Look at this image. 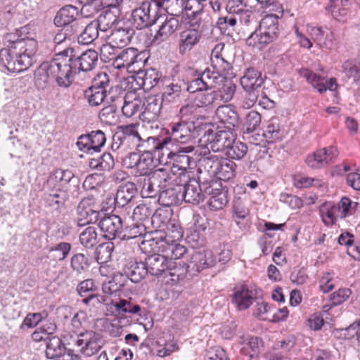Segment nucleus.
I'll use <instances>...</instances> for the list:
<instances>
[{"instance_id": "1", "label": "nucleus", "mask_w": 360, "mask_h": 360, "mask_svg": "<svg viewBox=\"0 0 360 360\" xmlns=\"http://www.w3.org/2000/svg\"><path fill=\"white\" fill-rule=\"evenodd\" d=\"M4 48L0 50V64L10 72H21L34 63L38 49L36 39L22 37V31L6 33L3 37Z\"/></svg>"}, {"instance_id": "2", "label": "nucleus", "mask_w": 360, "mask_h": 360, "mask_svg": "<svg viewBox=\"0 0 360 360\" xmlns=\"http://www.w3.org/2000/svg\"><path fill=\"white\" fill-rule=\"evenodd\" d=\"M51 75L60 87L68 88L72 82L73 77L77 74L72 58L69 54H63V51L56 55V58L49 61Z\"/></svg>"}, {"instance_id": "3", "label": "nucleus", "mask_w": 360, "mask_h": 360, "mask_svg": "<svg viewBox=\"0 0 360 360\" xmlns=\"http://www.w3.org/2000/svg\"><path fill=\"white\" fill-rule=\"evenodd\" d=\"M170 131L165 138V143L174 144L176 142L185 143L189 140L199 136L206 127L205 124H197L195 122L179 119L169 124Z\"/></svg>"}, {"instance_id": "4", "label": "nucleus", "mask_w": 360, "mask_h": 360, "mask_svg": "<svg viewBox=\"0 0 360 360\" xmlns=\"http://www.w3.org/2000/svg\"><path fill=\"white\" fill-rule=\"evenodd\" d=\"M160 8V1H143L131 12L134 25L139 30L153 25L162 18L159 13Z\"/></svg>"}, {"instance_id": "5", "label": "nucleus", "mask_w": 360, "mask_h": 360, "mask_svg": "<svg viewBox=\"0 0 360 360\" xmlns=\"http://www.w3.org/2000/svg\"><path fill=\"white\" fill-rule=\"evenodd\" d=\"M171 178L170 170L167 168L162 167L153 171L142 181V196L155 198L167 186Z\"/></svg>"}, {"instance_id": "6", "label": "nucleus", "mask_w": 360, "mask_h": 360, "mask_svg": "<svg viewBox=\"0 0 360 360\" xmlns=\"http://www.w3.org/2000/svg\"><path fill=\"white\" fill-rule=\"evenodd\" d=\"M104 212L93 196L82 198L76 209V222L78 226H84L100 221Z\"/></svg>"}, {"instance_id": "7", "label": "nucleus", "mask_w": 360, "mask_h": 360, "mask_svg": "<svg viewBox=\"0 0 360 360\" xmlns=\"http://www.w3.org/2000/svg\"><path fill=\"white\" fill-rule=\"evenodd\" d=\"M138 126L136 124L119 126L112 136L111 149L114 152L127 148L137 149L141 136L137 130Z\"/></svg>"}, {"instance_id": "8", "label": "nucleus", "mask_w": 360, "mask_h": 360, "mask_svg": "<svg viewBox=\"0 0 360 360\" xmlns=\"http://www.w3.org/2000/svg\"><path fill=\"white\" fill-rule=\"evenodd\" d=\"M215 264L216 259L211 251H195L191 255L189 262L184 264L186 268L182 269V272L177 276L178 277L184 275L193 276L205 269L214 266Z\"/></svg>"}, {"instance_id": "9", "label": "nucleus", "mask_w": 360, "mask_h": 360, "mask_svg": "<svg viewBox=\"0 0 360 360\" xmlns=\"http://www.w3.org/2000/svg\"><path fill=\"white\" fill-rule=\"evenodd\" d=\"M202 139L207 148L214 152L226 153L231 143L235 140L234 135L229 130H203Z\"/></svg>"}, {"instance_id": "10", "label": "nucleus", "mask_w": 360, "mask_h": 360, "mask_svg": "<svg viewBox=\"0 0 360 360\" xmlns=\"http://www.w3.org/2000/svg\"><path fill=\"white\" fill-rule=\"evenodd\" d=\"M73 48L68 47L63 51V54H69L77 73L80 72H89L93 70L98 65V54L94 49H88L82 52L79 56L74 54Z\"/></svg>"}, {"instance_id": "11", "label": "nucleus", "mask_w": 360, "mask_h": 360, "mask_svg": "<svg viewBox=\"0 0 360 360\" xmlns=\"http://www.w3.org/2000/svg\"><path fill=\"white\" fill-rule=\"evenodd\" d=\"M98 227L103 233V237L108 240L122 239L124 230L122 219L116 214L104 213L101 218Z\"/></svg>"}, {"instance_id": "12", "label": "nucleus", "mask_w": 360, "mask_h": 360, "mask_svg": "<svg viewBox=\"0 0 360 360\" xmlns=\"http://www.w3.org/2000/svg\"><path fill=\"white\" fill-rule=\"evenodd\" d=\"M210 181H201V178L198 177V179L195 178H189L188 181L183 185V200L187 203L193 205H198L203 201L206 197V193L204 192L205 184H210Z\"/></svg>"}, {"instance_id": "13", "label": "nucleus", "mask_w": 360, "mask_h": 360, "mask_svg": "<svg viewBox=\"0 0 360 360\" xmlns=\"http://www.w3.org/2000/svg\"><path fill=\"white\" fill-rule=\"evenodd\" d=\"M148 273L158 276L166 271L175 269L176 262L168 260L165 253H153L148 255L144 261Z\"/></svg>"}, {"instance_id": "14", "label": "nucleus", "mask_w": 360, "mask_h": 360, "mask_svg": "<svg viewBox=\"0 0 360 360\" xmlns=\"http://www.w3.org/2000/svg\"><path fill=\"white\" fill-rule=\"evenodd\" d=\"M204 192L210 198L207 202L211 210L223 209L228 203L227 191L221 188V185L214 180L210 184H205Z\"/></svg>"}, {"instance_id": "15", "label": "nucleus", "mask_w": 360, "mask_h": 360, "mask_svg": "<svg viewBox=\"0 0 360 360\" xmlns=\"http://www.w3.org/2000/svg\"><path fill=\"white\" fill-rule=\"evenodd\" d=\"M46 356L48 359H62L59 360H78V355L71 349H67L58 336H51L46 342Z\"/></svg>"}, {"instance_id": "16", "label": "nucleus", "mask_w": 360, "mask_h": 360, "mask_svg": "<svg viewBox=\"0 0 360 360\" xmlns=\"http://www.w3.org/2000/svg\"><path fill=\"white\" fill-rule=\"evenodd\" d=\"M143 59L137 49L127 48L121 51L115 58L112 65L117 69L141 66Z\"/></svg>"}, {"instance_id": "17", "label": "nucleus", "mask_w": 360, "mask_h": 360, "mask_svg": "<svg viewBox=\"0 0 360 360\" xmlns=\"http://www.w3.org/2000/svg\"><path fill=\"white\" fill-rule=\"evenodd\" d=\"M147 239L143 240L141 248L148 252L164 253L167 243V234L161 230H156L147 234Z\"/></svg>"}, {"instance_id": "18", "label": "nucleus", "mask_w": 360, "mask_h": 360, "mask_svg": "<svg viewBox=\"0 0 360 360\" xmlns=\"http://www.w3.org/2000/svg\"><path fill=\"white\" fill-rule=\"evenodd\" d=\"M79 11L76 6L72 5H65L63 6L56 13L53 23L58 27L66 28V31L72 30L74 25H72L78 16Z\"/></svg>"}, {"instance_id": "19", "label": "nucleus", "mask_w": 360, "mask_h": 360, "mask_svg": "<svg viewBox=\"0 0 360 360\" xmlns=\"http://www.w3.org/2000/svg\"><path fill=\"white\" fill-rule=\"evenodd\" d=\"M134 33V30L129 27H120L112 31L108 37V45H103L102 50L110 46L121 49L127 46L131 41Z\"/></svg>"}, {"instance_id": "20", "label": "nucleus", "mask_w": 360, "mask_h": 360, "mask_svg": "<svg viewBox=\"0 0 360 360\" xmlns=\"http://www.w3.org/2000/svg\"><path fill=\"white\" fill-rule=\"evenodd\" d=\"M300 75L307 80L319 93H323L327 89L334 91L337 88L335 78H330L328 82L324 83V77H322L309 69H301Z\"/></svg>"}, {"instance_id": "21", "label": "nucleus", "mask_w": 360, "mask_h": 360, "mask_svg": "<svg viewBox=\"0 0 360 360\" xmlns=\"http://www.w3.org/2000/svg\"><path fill=\"white\" fill-rule=\"evenodd\" d=\"M138 193L137 186L132 181L122 183L117 191L115 198V206L124 207L128 206Z\"/></svg>"}, {"instance_id": "22", "label": "nucleus", "mask_w": 360, "mask_h": 360, "mask_svg": "<svg viewBox=\"0 0 360 360\" xmlns=\"http://www.w3.org/2000/svg\"><path fill=\"white\" fill-rule=\"evenodd\" d=\"M183 185L165 188L158 196L160 205L165 207L179 205L183 201Z\"/></svg>"}, {"instance_id": "23", "label": "nucleus", "mask_w": 360, "mask_h": 360, "mask_svg": "<svg viewBox=\"0 0 360 360\" xmlns=\"http://www.w3.org/2000/svg\"><path fill=\"white\" fill-rule=\"evenodd\" d=\"M69 198V194L66 189L62 188L60 186H55L49 190L44 195L46 204L58 210H64L65 202Z\"/></svg>"}, {"instance_id": "24", "label": "nucleus", "mask_w": 360, "mask_h": 360, "mask_svg": "<svg viewBox=\"0 0 360 360\" xmlns=\"http://www.w3.org/2000/svg\"><path fill=\"white\" fill-rule=\"evenodd\" d=\"M216 116L229 131L234 129L240 124L239 115L231 105L219 106L216 110Z\"/></svg>"}, {"instance_id": "25", "label": "nucleus", "mask_w": 360, "mask_h": 360, "mask_svg": "<svg viewBox=\"0 0 360 360\" xmlns=\"http://www.w3.org/2000/svg\"><path fill=\"white\" fill-rule=\"evenodd\" d=\"M263 82L262 72L255 68H247L240 78V84L245 91H259Z\"/></svg>"}, {"instance_id": "26", "label": "nucleus", "mask_w": 360, "mask_h": 360, "mask_svg": "<svg viewBox=\"0 0 360 360\" xmlns=\"http://www.w3.org/2000/svg\"><path fill=\"white\" fill-rule=\"evenodd\" d=\"M253 297L246 285L234 288L231 301L240 310L248 309L252 303Z\"/></svg>"}, {"instance_id": "27", "label": "nucleus", "mask_w": 360, "mask_h": 360, "mask_svg": "<svg viewBox=\"0 0 360 360\" xmlns=\"http://www.w3.org/2000/svg\"><path fill=\"white\" fill-rule=\"evenodd\" d=\"M179 26L180 23L176 18L173 15L167 16L165 21L160 26L155 36V40L159 41L167 40L178 30Z\"/></svg>"}, {"instance_id": "28", "label": "nucleus", "mask_w": 360, "mask_h": 360, "mask_svg": "<svg viewBox=\"0 0 360 360\" xmlns=\"http://www.w3.org/2000/svg\"><path fill=\"white\" fill-rule=\"evenodd\" d=\"M52 78L49 61L43 62L34 71V85L39 90H44L49 86V79Z\"/></svg>"}, {"instance_id": "29", "label": "nucleus", "mask_w": 360, "mask_h": 360, "mask_svg": "<svg viewBox=\"0 0 360 360\" xmlns=\"http://www.w3.org/2000/svg\"><path fill=\"white\" fill-rule=\"evenodd\" d=\"M201 38L200 33L195 29H189L180 34L179 52L184 53L190 51L199 42Z\"/></svg>"}, {"instance_id": "30", "label": "nucleus", "mask_w": 360, "mask_h": 360, "mask_svg": "<svg viewBox=\"0 0 360 360\" xmlns=\"http://www.w3.org/2000/svg\"><path fill=\"white\" fill-rule=\"evenodd\" d=\"M226 12L248 22L251 11L243 0H228L225 6Z\"/></svg>"}, {"instance_id": "31", "label": "nucleus", "mask_w": 360, "mask_h": 360, "mask_svg": "<svg viewBox=\"0 0 360 360\" xmlns=\"http://www.w3.org/2000/svg\"><path fill=\"white\" fill-rule=\"evenodd\" d=\"M101 11H102L101 13L98 17L97 20L95 21L99 23L101 30H105L107 27L112 26L117 22L120 10L117 6L112 8L103 6V9Z\"/></svg>"}, {"instance_id": "32", "label": "nucleus", "mask_w": 360, "mask_h": 360, "mask_svg": "<svg viewBox=\"0 0 360 360\" xmlns=\"http://www.w3.org/2000/svg\"><path fill=\"white\" fill-rule=\"evenodd\" d=\"M276 39L274 38L266 30H262L259 28L252 33L246 39V44L250 46L257 47L261 50L266 44L274 41Z\"/></svg>"}, {"instance_id": "33", "label": "nucleus", "mask_w": 360, "mask_h": 360, "mask_svg": "<svg viewBox=\"0 0 360 360\" xmlns=\"http://www.w3.org/2000/svg\"><path fill=\"white\" fill-rule=\"evenodd\" d=\"M193 150L194 147L193 146H180L176 153H171L176 166L179 167V170L185 172L190 167L191 162L193 161V159L188 156L187 153L193 152Z\"/></svg>"}, {"instance_id": "34", "label": "nucleus", "mask_w": 360, "mask_h": 360, "mask_svg": "<svg viewBox=\"0 0 360 360\" xmlns=\"http://www.w3.org/2000/svg\"><path fill=\"white\" fill-rule=\"evenodd\" d=\"M218 46H215L211 53V63L213 71L219 76L226 74L231 68V64L226 60L221 53H219Z\"/></svg>"}, {"instance_id": "35", "label": "nucleus", "mask_w": 360, "mask_h": 360, "mask_svg": "<svg viewBox=\"0 0 360 360\" xmlns=\"http://www.w3.org/2000/svg\"><path fill=\"white\" fill-rule=\"evenodd\" d=\"M89 165L93 169L109 172L113 169L115 161L112 155L110 153L105 152L98 158L90 159Z\"/></svg>"}, {"instance_id": "36", "label": "nucleus", "mask_w": 360, "mask_h": 360, "mask_svg": "<svg viewBox=\"0 0 360 360\" xmlns=\"http://www.w3.org/2000/svg\"><path fill=\"white\" fill-rule=\"evenodd\" d=\"M168 143H165V138L160 139L159 138L149 136L144 139L140 136V143L138 145L137 150L142 153H150L153 154V151H156L163 148Z\"/></svg>"}, {"instance_id": "37", "label": "nucleus", "mask_w": 360, "mask_h": 360, "mask_svg": "<svg viewBox=\"0 0 360 360\" xmlns=\"http://www.w3.org/2000/svg\"><path fill=\"white\" fill-rule=\"evenodd\" d=\"M143 116L148 120L158 118L161 109V103L155 96H148L143 103Z\"/></svg>"}, {"instance_id": "38", "label": "nucleus", "mask_w": 360, "mask_h": 360, "mask_svg": "<svg viewBox=\"0 0 360 360\" xmlns=\"http://www.w3.org/2000/svg\"><path fill=\"white\" fill-rule=\"evenodd\" d=\"M154 167V157L152 153H144L139 154L136 167V173L139 176H147Z\"/></svg>"}, {"instance_id": "39", "label": "nucleus", "mask_w": 360, "mask_h": 360, "mask_svg": "<svg viewBox=\"0 0 360 360\" xmlns=\"http://www.w3.org/2000/svg\"><path fill=\"white\" fill-rule=\"evenodd\" d=\"M124 271L131 283H139L148 274L144 262H135Z\"/></svg>"}, {"instance_id": "40", "label": "nucleus", "mask_w": 360, "mask_h": 360, "mask_svg": "<svg viewBox=\"0 0 360 360\" xmlns=\"http://www.w3.org/2000/svg\"><path fill=\"white\" fill-rule=\"evenodd\" d=\"M99 23L95 20L89 23L83 32L77 37L79 44L88 45L98 37Z\"/></svg>"}, {"instance_id": "41", "label": "nucleus", "mask_w": 360, "mask_h": 360, "mask_svg": "<svg viewBox=\"0 0 360 360\" xmlns=\"http://www.w3.org/2000/svg\"><path fill=\"white\" fill-rule=\"evenodd\" d=\"M236 164L230 159L223 158L216 176L223 181H229L236 174Z\"/></svg>"}, {"instance_id": "42", "label": "nucleus", "mask_w": 360, "mask_h": 360, "mask_svg": "<svg viewBox=\"0 0 360 360\" xmlns=\"http://www.w3.org/2000/svg\"><path fill=\"white\" fill-rule=\"evenodd\" d=\"M112 304L115 307V312L120 316H124L127 313L138 314L141 311L140 305L133 302L131 298L129 300L120 299L118 302H112Z\"/></svg>"}, {"instance_id": "43", "label": "nucleus", "mask_w": 360, "mask_h": 360, "mask_svg": "<svg viewBox=\"0 0 360 360\" xmlns=\"http://www.w3.org/2000/svg\"><path fill=\"white\" fill-rule=\"evenodd\" d=\"M82 5L81 14L85 18L94 16L103 9L102 0H77Z\"/></svg>"}, {"instance_id": "44", "label": "nucleus", "mask_w": 360, "mask_h": 360, "mask_svg": "<svg viewBox=\"0 0 360 360\" xmlns=\"http://www.w3.org/2000/svg\"><path fill=\"white\" fill-rule=\"evenodd\" d=\"M319 212L323 222L327 226L334 224L336 217H338L335 215L338 210L333 202H325L321 204L319 207Z\"/></svg>"}, {"instance_id": "45", "label": "nucleus", "mask_w": 360, "mask_h": 360, "mask_svg": "<svg viewBox=\"0 0 360 360\" xmlns=\"http://www.w3.org/2000/svg\"><path fill=\"white\" fill-rule=\"evenodd\" d=\"M128 94L118 85L110 86L106 91L105 103L106 104H115L118 108L121 106L123 101Z\"/></svg>"}, {"instance_id": "46", "label": "nucleus", "mask_w": 360, "mask_h": 360, "mask_svg": "<svg viewBox=\"0 0 360 360\" xmlns=\"http://www.w3.org/2000/svg\"><path fill=\"white\" fill-rule=\"evenodd\" d=\"M359 204L356 202H352L347 197H342L338 202L336 208L338 210V216L344 219L353 214L358 210Z\"/></svg>"}, {"instance_id": "47", "label": "nucleus", "mask_w": 360, "mask_h": 360, "mask_svg": "<svg viewBox=\"0 0 360 360\" xmlns=\"http://www.w3.org/2000/svg\"><path fill=\"white\" fill-rule=\"evenodd\" d=\"M79 241L86 248H92L96 246L98 241V236L96 228L88 226L79 235Z\"/></svg>"}, {"instance_id": "48", "label": "nucleus", "mask_w": 360, "mask_h": 360, "mask_svg": "<svg viewBox=\"0 0 360 360\" xmlns=\"http://www.w3.org/2000/svg\"><path fill=\"white\" fill-rule=\"evenodd\" d=\"M118 108L115 104H108L100 111L98 114L99 119L106 124H115L118 120Z\"/></svg>"}, {"instance_id": "49", "label": "nucleus", "mask_w": 360, "mask_h": 360, "mask_svg": "<svg viewBox=\"0 0 360 360\" xmlns=\"http://www.w3.org/2000/svg\"><path fill=\"white\" fill-rule=\"evenodd\" d=\"M146 227L141 223L133 224L126 226L123 230L122 236V240L133 239L138 237L146 236Z\"/></svg>"}, {"instance_id": "50", "label": "nucleus", "mask_w": 360, "mask_h": 360, "mask_svg": "<svg viewBox=\"0 0 360 360\" xmlns=\"http://www.w3.org/2000/svg\"><path fill=\"white\" fill-rule=\"evenodd\" d=\"M84 98L90 106H98L105 103L106 91H100L96 88L89 87L84 91Z\"/></svg>"}, {"instance_id": "51", "label": "nucleus", "mask_w": 360, "mask_h": 360, "mask_svg": "<svg viewBox=\"0 0 360 360\" xmlns=\"http://www.w3.org/2000/svg\"><path fill=\"white\" fill-rule=\"evenodd\" d=\"M259 27L262 30H266L274 38L277 39L280 34V29L278 26V19L273 15H267L264 18L259 24Z\"/></svg>"}, {"instance_id": "52", "label": "nucleus", "mask_w": 360, "mask_h": 360, "mask_svg": "<svg viewBox=\"0 0 360 360\" xmlns=\"http://www.w3.org/2000/svg\"><path fill=\"white\" fill-rule=\"evenodd\" d=\"M246 23L247 22L242 20L241 18H237L229 13L226 12V14L221 15L217 20V27L221 30L226 32L229 29L232 30H235L237 22Z\"/></svg>"}, {"instance_id": "53", "label": "nucleus", "mask_w": 360, "mask_h": 360, "mask_svg": "<svg viewBox=\"0 0 360 360\" xmlns=\"http://www.w3.org/2000/svg\"><path fill=\"white\" fill-rule=\"evenodd\" d=\"M132 95L131 93L127 94L121 107L122 114L126 117H131L140 110L141 101L139 98L129 100V96Z\"/></svg>"}, {"instance_id": "54", "label": "nucleus", "mask_w": 360, "mask_h": 360, "mask_svg": "<svg viewBox=\"0 0 360 360\" xmlns=\"http://www.w3.org/2000/svg\"><path fill=\"white\" fill-rule=\"evenodd\" d=\"M261 115L255 110L250 111L245 116L243 123L244 132L251 134L255 131L261 124Z\"/></svg>"}, {"instance_id": "55", "label": "nucleus", "mask_w": 360, "mask_h": 360, "mask_svg": "<svg viewBox=\"0 0 360 360\" xmlns=\"http://www.w3.org/2000/svg\"><path fill=\"white\" fill-rule=\"evenodd\" d=\"M186 252L187 249L185 246L180 244L169 243V240H167L164 253L168 260L174 261L182 257Z\"/></svg>"}, {"instance_id": "56", "label": "nucleus", "mask_w": 360, "mask_h": 360, "mask_svg": "<svg viewBox=\"0 0 360 360\" xmlns=\"http://www.w3.org/2000/svg\"><path fill=\"white\" fill-rule=\"evenodd\" d=\"M248 152V146L245 143L240 141H233V143L229 146L225 155L233 160L242 159Z\"/></svg>"}, {"instance_id": "57", "label": "nucleus", "mask_w": 360, "mask_h": 360, "mask_svg": "<svg viewBox=\"0 0 360 360\" xmlns=\"http://www.w3.org/2000/svg\"><path fill=\"white\" fill-rule=\"evenodd\" d=\"M222 160L217 155H210L200 160V166L204 168L212 176H216Z\"/></svg>"}, {"instance_id": "58", "label": "nucleus", "mask_w": 360, "mask_h": 360, "mask_svg": "<svg viewBox=\"0 0 360 360\" xmlns=\"http://www.w3.org/2000/svg\"><path fill=\"white\" fill-rule=\"evenodd\" d=\"M71 267L78 274L88 271L90 266V259L82 253L74 255L71 258Z\"/></svg>"}, {"instance_id": "59", "label": "nucleus", "mask_w": 360, "mask_h": 360, "mask_svg": "<svg viewBox=\"0 0 360 360\" xmlns=\"http://www.w3.org/2000/svg\"><path fill=\"white\" fill-rule=\"evenodd\" d=\"M99 338L97 334L93 332H89V336L86 342V346L82 347L80 351L84 354L91 356L96 353L101 348L99 345Z\"/></svg>"}, {"instance_id": "60", "label": "nucleus", "mask_w": 360, "mask_h": 360, "mask_svg": "<svg viewBox=\"0 0 360 360\" xmlns=\"http://www.w3.org/2000/svg\"><path fill=\"white\" fill-rule=\"evenodd\" d=\"M233 219L239 225V219H245L250 213L249 209L245 206L243 201L240 198L235 199L233 203Z\"/></svg>"}, {"instance_id": "61", "label": "nucleus", "mask_w": 360, "mask_h": 360, "mask_svg": "<svg viewBox=\"0 0 360 360\" xmlns=\"http://www.w3.org/2000/svg\"><path fill=\"white\" fill-rule=\"evenodd\" d=\"M196 75L200 78L207 90L212 89L214 87L217 83V79L219 77L214 71H211L210 68H207L203 72L197 70Z\"/></svg>"}, {"instance_id": "62", "label": "nucleus", "mask_w": 360, "mask_h": 360, "mask_svg": "<svg viewBox=\"0 0 360 360\" xmlns=\"http://www.w3.org/2000/svg\"><path fill=\"white\" fill-rule=\"evenodd\" d=\"M53 176L58 180V182L60 184L59 186H60L68 183H72L77 185L79 184L77 178H76L73 172L69 169L63 170L57 169L54 171Z\"/></svg>"}, {"instance_id": "63", "label": "nucleus", "mask_w": 360, "mask_h": 360, "mask_svg": "<svg viewBox=\"0 0 360 360\" xmlns=\"http://www.w3.org/2000/svg\"><path fill=\"white\" fill-rule=\"evenodd\" d=\"M113 248L114 245L110 242L100 244L95 252L96 260L102 263L107 262L111 257Z\"/></svg>"}, {"instance_id": "64", "label": "nucleus", "mask_w": 360, "mask_h": 360, "mask_svg": "<svg viewBox=\"0 0 360 360\" xmlns=\"http://www.w3.org/2000/svg\"><path fill=\"white\" fill-rule=\"evenodd\" d=\"M324 152L321 149L309 155L306 159L307 165L313 169H319L327 165L323 158Z\"/></svg>"}]
</instances>
